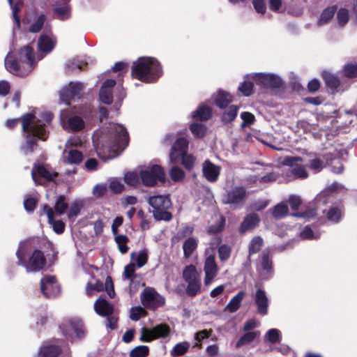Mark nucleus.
<instances>
[{
  "mask_svg": "<svg viewBox=\"0 0 357 357\" xmlns=\"http://www.w3.org/2000/svg\"><path fill=\"white\" fill-rule=\"evenodd\" d=\"M260 221V217L257 213L253 212L247 214L239 226V234L243 235L247 231L252 230L259 225Z\"/></svg>",
  "mask_w": 357,
  "mask_h": 357,
  "instance_id": "aec40b11",
  "label": "nucleus"
},
{
  "mask_svg": "<svg viewBox=\"0 0 357 357\" xmlns=\"http://www.w3.org/2000/svg\"><path fill=\"white\" fill-rule=\"evenodd\" d=\"M153 332L155 337V340L162 337L165 338L170 334L171 329L167 324H160L153 328Z\"/></svg>",
  "mask_w": 357,
  "mask_h": 357,
  "instance_id": "58836bf2",
  "label": "nucleus"
},
{
  "mask_svg": "<svg viewBox=\"0 0 357 357\" xmlns=\"http://www.w3.org/2000/svg\"><path fill=\"white\" fill-rule=\"evenodd\" d=\"M5 67L6 70L14 75L19 77H25L30 72L23 68L20 61L12 56H8L5 59Z\"/></svg>",
  "mask_w": 357,
  "mask_h": 357,
  "instance_id": "f3484780",
  "label": "nucleus"
},
{
  "mask_svg": "<svg viewBox=\"0 0 357 357\" xmlns=\"http://www.w3.org/2000/svg\"><path fill=\"white\" fill-rule=\"evenodd\" d=\"M194 231V227L192 226L184 225L181 227L175 235H174L171 239L172 244H176L180 242L182 239L185 237H191Z\"/></svg>",
  "mask_w": 357,
  "mask_h": 357,
  "instance_id": "c756f323",
  "label": "nucleus"
},
{
  "mask_svg": "<svg viewBox=\"0 0 357 357\" xmlns=\"http://www.w3.org/2000/svg\"><path fill=\"white\" fill-rule=\"evenodd\" d=\"M46 20V15L43 13L40 14L36 20L33 22L29 27V31L31 33H38L43 29Z\"/></svg>",
  "mask_w": 357,
  "mask_h": 357,
  "instance_id": "603ef678",
  "label": "nucleus"
},
{
  "mask_svg": "<svg viewBox=\"0 0 357 357\" xmlns=\"http://www.w3.org/2000/svg\"><path fill=\"white\" fill-rule=\"evenodd\" d=\"M148 204L153 208L151 213L155 220L169 222L172 220L173 215L168 211L172 207L169 195L151 196L148 199Z\"/></svg>",
  "mask_w": 357,
  "mask_h": 357,
  "instance_id": "20e7f679",
  "label": "nucleus"
},
{
  "mask_svg": "<svg viewBox=\"0 0 357 357\" xmlns=\"http://www.w3.org/2000/svg\"><path fill=\"white\" fill-rule=\"evenodd\" d=\"M263 245L264 241L261 236L253 237L248 245V256L250 257L259 252Z\"/></svg>",
  "mask_w": 357,
  "mask_h": 357,
  "instance_id": "c9c22d12",
  "label": "nucleus"
},
{
  "mask_svg": "<svg viewBox=\"0 0 357 357\" xmlns=\"http://www.w3.org/2000/svg\"><path fill=\"white\" fill-rule=\"evenodd\" d=\"M337 20L340 26H344L349 22V11L345 8H340L337 13Z\"/></svg>",
  "mask_w": 357,
  "mask_h": 357,
  "instance_id": "13d9d810",
  "label": "nucleus"
},
{
  "mask_svg": "<svg viewBox=\"0 0 357 357\" xmlns=\"http://www.w3.org/2000/svg\"><path fill=\"white\" fill-rule=\"evenodd\" d=\"M22 130L26 139L22 149L25 153H33L38 146V140L45 141L49 136L45 124L36 119L33 112L25 113L22 116Z\"/></svg>",
  "mask_w": 357,
  "mask_h": 357,
  "instance_id": "f257e3e1",
  "label": "nucleus"
},
{
  "mask_svg": "<svg viewBox=\"0 0 357 357\" xmlns=\"http://www.w3.org/2000/svg\"><path fill=\"white\" fill-rule=\"evenodd\" d=\"M186 282L188 283L186 287V294L188 296L194 297L200 292L202 284L199 279L193 280Z\"/></svg>",
  "mask_w": 357,
  "mask_h": 357,
  "instance_id": "37998d69",
  "label": "nucleus"
},
{
  "mask_svg": "<svg viewBox=\"0 0 357 357\" xmlns=\"http://www.w3.org/2000/svg\"><path fill=\"white\" fill-rule=\"evenodd\" d=\"M110 142L105 145L99 143L95 145L98 156L105 160L112 158L111 151L113 147L118 149H124L129 143V135L126 128L119 124H114L109 127Z\"/></svg>",
  "mask_w": 357,
  "mask_h": 357,
  "instance_id": "7ed1b4c3",
  "label": "nucleus"
},
{
  "mask_svg": "<svg viewBox=\"0 0 357 357\" xmlns=\"http://www.w3.org/2000/svg\"><path fill=\"white\" fill-rule=\"evenodd\" d=\"M189 128L194 137L198 139L203 138L206 135L207 130L204 125L195 122L191 123Z\"/></svg>",
  "mask_w": 357,
  "mask_h": 357,
  "instance_id": "c03bdc74",
  "label": "nucleus"
},
{
  "mask_svg": "<svg viewBox=\"0 0 357 357\" xmlns=\"http://www.w3.org/2000/svg\"><path fill=\"white\" fill-rule=\"evenodd\" d=\"M38 199L33 195H27L24 200V208L28 213H33L36 209Z\"/></svg>",
  "mask_w": 357,
  "mask_h": 357,
  "instance_id": "09e8293b",
  "label": "nucleus"
},
{
  "mask_svg": "<svg viewBox=\"0 0 357 357\" xmlns=\"http://www.w3.org/2000/svg\"><path fill=\"white\" fill-rule=\"evenodd\" d=\"M232 102V96L223 91H219L214 98L215 105L221 109H225Z\"/></svg>",
  "mask_w": 357,
  "mask_h": 357,
  "instance_id": "c85d7f7f",
  "label": "nucleus"
},
{
  "mask_svg": "<svg viewBox=\"0 0 357 357\" xmlns=\"http://www.w3.org/2000/svg\"><path fill=\"white\" fill-rule=\"evenodd\" d=\"M249 77L248 75L245 77V80L240 84L238 88V91L242 93L244 96L248 97L253 93L255 82L248 80L246 78Z\"/></svg>",
  "mask_w": 357,
  "mask_h": 357,
  "instance_id": "ea45409f",
  "label": "nucleus"
},
{
  "mask_svg": "<svg viewBox=\"0 0 357 357\" xmlns=\"http://www.w3.org/2000/svg\"><path fill=\"white\" fill-rule=\"evenodd\" d=\"M149 354V347L146 345H139L131 350L130 352V357H146Z\"/></svg>",
  "mask_w": 357,
  "mask_h": 357,
  "instance_id": "5fc2aeb1",
  "label": "nucleus"
},
{
  "mask_svg": "<svg viewBox=\"0 0 357 357\" xmlns=\"http://www.w3.org/2000/svg\"><path fill=\"white\" fill-rule=\"evenodd\" d=\"M84 159L83 153L77 149H70L68 152V155L66 157L67 162L69 164L73 165H79L80 164Z\"/></svg>",
  "mask_w": 357,
  "mask_h": 357,
  "instance_id": "79ce46f5",
  "label": "nucleus"
},
{
  "mask_svg": "<svg viewBox=\"0 0 357 357\" xmlns=\"http://www.w3.org/2000/svg\"><path fill=\"white\" fill-rule=\"evenodd\" d=\"M183 278L185 282L199 279L196 267L192 265H188L183 271Z\"/></svg>",
  "mask_w": 357,
  "mask_h": 357,
  "instance_id": "de8ad7c7",
  "label": "nucleus"
},
{
  "mask_svg": "<svg viewBox=\"0 0 357 357\" xmlns=\"http://www.w3.org/2000/svg\"><path fill=\"white\" fill-rule=\"evenodd\" d=\"M68 126L73 132H79L84 128L85 123L83 119L79 116L70 117L67 121Z\"/></svg>",
  "mask_w": 357,
  "mask_h": 357,
  "instance_id": "f704fd0d",
  "label": "nucleus"
},
{
  "mask_svg": "<svg viewBox=\"0 0 357 357\" xmlns=\"http://www.w3.org/2000/svg\"><path fill=\"white\" fill-rule=\"evenodd\" d=\"M248 195L245 186L234 185L225 190L222 195L221 202L222 204L229 206L232 210H236L245 204Z\"/></svg>",
  "mask_w": 357,
  "mask_h": 357,
  "instance_id": "39448f33",
  "label": "nucleus"
},
{
  "mask_svg": "<svg viewBox=\"0 0 357 357\" xmlns=\"http://www.w3.org/2000/svg\"><path fill=\"white\" fill-rule=\"evenodd\" d=\"M84 85L80 82H70L68 86L62 89L60 96L63 101L67 105L70 104V101L76 98L80 99Z\"/></svg>",
  "mask_w": 357,
  "mask_h": 357,
  "instance_id": "2eb2a0df",
  "label": "nucleus"
},
{
  "mask_svg": "<svg viewBox=\"0 0 357 357\" xmlns=\"http://www.w3.org/2000/svg\"><path fill=\"white\" fill-rule=\"evenodd\" d=\"M220 169V166L215 165L208 159L203 162L202 174L208 182L214 183L218 180Z\"/></svg>",
  "mask_w": 357,
  "mask_h": 357,
  "instance_id": "dca6fc26",
  "label": "nucleus"
},
{
  "mask_svg": "<svg viewBox=\"0 0 357 357\" xmlns=\"http://www.w3.org/2000/svg\"><path fill=\"white\" fill-rule=\"evenodd\" d=\"M155 340V337L153 332V328L149 329L146 327H143L141 329V335L139 340L143 342H151Z\"/></svg>",
  "mask_w": 357,
  "mask_h": 357,
  "instance_id": "e2e57ef3",
  "label": "nucleus"
},
{
  "mask_svg": "<svg viewBox=\"0 0 357 357\" xmlns=\"http://www.w3.org/2000/svg\"><path fill=\"white\" fill-rule=\"evenodd\" d=\"M130 318L132 321H138L141 317H146V311L141 306L132 307L130 309Z\"/></svg>",
  "mask_w": 357,
  "mask_h": 357,
  "instance_id": "052dcab7",
  "label": "nucleus"
},
{
  "mask_svg": "<svg viewBox=\"0 0 357 357\" xmlns=\"http://www.w3.org/2000/svg\"><path fill=\"white\" fill-rule=\"evenodd\" d=\"M266 337L268 342L272 344L279 342L282 337L280 331L276 328L268 330L266 333Z\"/></svg>",
  "mask_w": 357,
  "mask_h": 357,
  "instance_id": "69168bd1",
  "label": "nucleus"
},
{
  "mask_svg": "<svg viewBox=\"0 0 357 357\" xmlns=\"http://www.w3.org/2000/svg\"><path fill=\"white\" fill-rule=\"evenodd\" d=\"M55 43L52 38L46 34L40 36L38 41V50L44 53H50L54 48Z\"/></svg>",
  "mask_w": 357,
  "mask_h": 357,
  "instance_id": "a878e982",
  "label": "nucleus"
},
{
  "mask_svg": "<svg viewBox=\"0 0 357 357\" xmlns=\"http://www.w3.org/2000/svg\"><path fill=\"white\" fill-rule=\"evenodd\" d=\"M135 264L132 262H130L129 264L126 265L124 268L123 272V278L124 280H130V284L131 285L133 283V280L135 277Z\"/></svg>",
  "mask_w": 357,
  "mask_h": 357,
  "instance_id": "0e129e2a",
  "label": "nucleus"
},
{
  "mask_svg": "<svg viewBox=\"0 0 357 357\" xmlns=\"http://www.w3.org/2000/svg\"><path fill=\"white\" fill-rule=\"evenodd\" d=\"M105 290L108 294V296L113 298L115 296V291L114 289V284L112 279L110 276H107L105 280V283L103 284L102 282L96 280L94 284L91 282H88L86 287V291L88 296H91L92 295V291H102Z\"/></svg>",
  "mask_w": 357,
  "mask_h": 357,
  "instance_id": "ddd939ff",
  "label": "nucleus"
},
{
  "mask_svg": "<svg viewBox=\"0 0 357 357\" xmlns=\"http://www.w3.org/2000/svg\"><path fill=\"white\" fill-rule=\"evenodd\" d=\"M257 271L265 280L269 279L273 273V255L269 250H264L259 256Z\"/></svg>",
  "mask_w": 357,
  "mask_h": 357,
  "instance_id": "f8f14e48",
  "label": "nucleus"
},
{
  "mask_svg": "<svg viewBox=\"0 0 357 357\" xmlns=\"http://www.w3.org/2000/svg\"><path fill=\"white\" fill-rule=\"evenodd\" d=\"M190 348L188 342H181L176 344L172 349L170 351L172 357H178L185 354Z\"/></svg>",
  "mask_w": 357,
  "mask_h": 357,
  "instance_id": "e433bc0d",
  "label": "nucleus"
},
{
  "mask_svg": "<svg viewBox=\"0 0 357 357\" xmlns=\"http://www.w3.org/2000/svg\"><path fill=\"white\" fill-rule=\"evenodd\" d=\"M238 111V106L234 105L229 106L221 115L220 119L222 123L227 125L234 121L237 116Z\"/></svg>",
  "mask_w": 357,
  "mask_h": 357,
  "instance_id": "7c9ffc66",
  "label": "nucleus"
},
{
  "mask_svg": "<svg viewBox=\"0 0 357 357\" xmlns=\"http://www.w3.org/2000/svg\"><path fill=\"white\" fill-rule=\"evenodd\" d=\"M198 247V240L194 237H188L183 244V257H190Z\"/></svg>",
  "mask_w": 357,
  "mask_h": 357,
  "instance_id": "cd10ccee",
  "label": "nucleus"
},
{
  "mask_svg": "<svg viewBox=\"0 0 357 357\" xmlns=\"http://www.w3.org/2000/svg\"><path fill=\"white\" fill-rule=\"evenodd\" d=\"M99 98L102 102L110 105L113 102V95L111 89H106L101 87L99 91Z\"/></svg>",
  "mask_w": 357,
  "mask_h": 357,
  "instance_id": "6e6d98bb",
  "label": "nucleus"
},
{
  "mask_svg": "<svg viewBox=\"0 0 357 357\" xmlns=\"http://www.w3.org/2000/svg\"><path fill=\"white\" fill-rule=\"evenodd\" d=\"M37 174L42 178H43L46 181L51 182L53 181L54 177H57L59 176L58 172L51 173L46 167L43 165H38L36 167Z\"/></svg>",
  "mask_w": 357,
  "mask_h": 357,
  "instance_id": "a18cd8bd",
  "label": "nucleus"
},
{
  "mask_svg": "<svg viewBox=\"0 0 357 357\" xmlns=\"http://www.w3.org/2000/svg\"><path fill=\"white\" fill-rule=\"evenodd\" d=\"M289 174L287 176L292 175L296 179H305L309 176L305 167L303 165H296L289 169Z\"/></svg>",
  "mask_w": 357,
  "mask_h": 357,
  "instance_id": "4c0bfd02",
  "label": "nucleus"
},
{
  "mask_svg": "<svg viewBox=\"0 0 357 357\" xmlns=\"http://www.w3.org/2000/svg\"><path fill=\"white\" fill-rule=\"evenodd\" d=\"M252 79L261 89L276 91L283 88L284 82L278 76L273 73H257L252 75Z\"/></svg>",
  "mask_w": 357,
  "mask_h": 357,
  "instance_id": "0eeeda50",
  "label": "nucleus"
},
{
  "mask_svg": "<svg viewBox=\"0 0 357 357\" xmlns=\"http://www.w3.org/2000/svg\"><path fill=\"white\" fill-rule=\"evenodd\" d=\"M245 296L243 291H238L229 302L227 308L231 312H236L241 307V302Z\"/></svg>",
  "mask_w": 357,
  "mask_h": 357,
  "instance_id": "2f4dec72",
  "label": "nucleus"
},
{
  "mask_svg": "<svg viewBox=\"0 0 357 357\" xmlns=\"http://www.w3.org/2000/svg\"><path fill=\"white\" fill-rule=\"evenodd\" d=\"M337 10V5H333L324 8L318 19L317 24L319 26H323L328 24L334 17Z\"/></svg>",
  "mask_w": 357,
  "mask_h": 357,
  "instance_id": "bb28decb",
  "label": "nucleus"
},
{
  "mask_svg": "<svg viewBox=\"0 0 357 357\" xmlns=\"http://www.w3.org/2000/svg\"><path fill=\"white\" fill-rule=\"evenodd\" d=\"M259 335V331L248 332L242 335L236 343V348H240L242 346L252 342L257 336Z\"/></svg>",
  "mask_w": 357,
  "mask_h": 357,
  "instance_id": "a19ab883",
  "label": "nucleus"
},
{
  "mask_svg": "<svg viewBox=\"0 0 357 357\" xmlns=\"http://www.w3.org/2000/svg\"><path fill=\"white\" fill-rule=\"evenodd\" d=\"M96 312L102 317L112 315L114 312L113 305L105 298H98L94 303Z\"/></svg>",
  "mask_w": 357,
  "mask_h": 357,
  "instance_id": "4be33fe9",
  "label": "nucleus"
},
{
  "mask_svg": "<svg viewBox=\"0 0 357 357\" xmlns=\"http://www.w3.org/2000/svg\"><path fill=\"white\" fill-rule=\"evenodd\" d=\"M169 176L174 181L179 182L185 178V172L180 167L174 166L170 169Z\"/></svg>",
  "mask_w": 357,
  "mask_h": 357,
  "instance_id": "680f3d73",
  "label": "nucleus"
},
{
  "mask_svg": "<svg viewBox=\"0 0 357 357\" xmlns=\"http://www.w3.org/2000/svg\"><path fill=\"white\" fill-rule=\"evenodd\" d=\"M181 158L182 159L181 164L188 171L192 170L195 165V158L192 155L187 153L183 154Z\"/></svg>",
  "mask_w": 357,
  "mask_h": 357,
  "instance_id": "774afa93",
  "label": "nucleus"
},
{
  "mask_svg": "<svg viewBox=\"0 0 357 357\" xmlns=\"http://www.w3.org/2000/svg\"><path fill=\"white\" fill-rule=\"evenodd\" d=\"M343 75L345 77L349 79H354L357 77V63H348L343 67Z\"/></svg>",
  "mask_w": 357,
  "mask_h": 357,
  "instance_id": "3c124183",
  "label": "nucleus"
},
{
  "mask_svg": "<svg viewBox=\"0 0 357 357\" xmlns=\"http://www.w3.org/2000/svg\"><path fill=\"white\" fill-rule=\"evenodd\" d=\"M204 270L205 273L204 283L206 285H208L212 282L218 271L214 255H209L206 257Z\"/></svg>",
  "mask_w": 357,
  "mask_h": 357,
  "instance_id": "a211bd4d",
  "label": "nucleus"
},
{
  "mask_svg": "<svg viewBox=\"0 0 357 357\" xmlns=\"http://www.w3.org/2000/svg\"><path fill=\"white\" fill-rule=\"evenodd\" d=\"M114 241L118 245V249L121 254H126L129 250V247L127 245L129 238L127 236L119 234L114 237Z\"/></svg>",
  "mask_w": 357,
  "mask_h": 357,
  "instance_id": "49530a36",
  "label": "nucleus"
},
{
  "mask_svg": "<svg viewBox=\"0 0 357 357\" xmlns=\"http://www.w3.org/2000/svg\"><path fill=\"white\" fill-rule=\"evenodd\" d=\"M271 213L274 218L282 219L288 215L289 208L286 204L281 202L272 208Z\"/></svg>",
  "mask_w": 357,
  "mask_h": 357,
  "instance_id": "72a5a7b5",
  "label": "nucleus"
},
{
  "mask_svg": "<svg viewBox=\"0 0 357 357\" xmlns=\"http://www.w3.org/2000/svg\"><path fill=\"white\" fill-rule=\"evenodd\" d=\"M160 63L153 57H139L134 61L131 75L145 83H155L162 75Z\"/></svg>",
  "mask_w": 357,
  "mask_h": 357,
  "instance_id": "f03ea898",
  "label": "nucleus"
},
{
  "mask_svg": "<svg viewBox=\"0 0 357 357\" xmlns=\"http://www.w3.org/2000/svg\"><path fill=\"white\" fill-rule=\"evenodd\" d=\"M321 77L326 86L331 89L333 93L337 91V89L341 85L340 79L337 75L328 71H323L321 73Z\"/></svg>",
  "mask_w": 357,
  "mask_h": 357,
  "instance_id": "5701e85b",
  "label": "nucleus"
},
{
  "mask_svg": "<svg viewBox=\"0 0 357 357\" xmlns=\"http://www.w3.org/2000/svg\"><path fill=\"white\" fill-rule=\"evenodd\" d=\"M41 293L47 299H53L61 294V287L56 276L45 275L40 280Z\"/></svg>",
  "mask_w": 357,
  "mask_h": 357,
  "instance_id": "9d476101",
  "label": "nucleus"
},
{
  "mask_svg": "<svg viewBox=\"0 0 357 357\" xmlns=\"http://www.w3.org/2000/svg\"><path fill=\"white\" fill-rule=\"evenodd\" d=\"M66 197L64 195H59L54 204V210L56 213L61 215L63 214L68 208V204L66 202Z\"/></svg>",
  "mask_w": 357,
  "mask_h": 357,
  "instance_id": "864d4df0",
  "label": "nucleus"
},
{
  "mask_svg": "<svg viewBox=\"0 0 357 357\" xmlns=\"http://www.w3.org/2000/svg\"><path fill=\"white\" fill-rule=\"evenodd\" d=\"M71 8L68 3H65L62 6H55L54 8V13L56 17L60 20H66L70 17Z\"/></svg>",
  "mask_w": 357,
  "mask_h": 357,
  "instance_id": "473e14b6",
  "label": "nucleus"
},
{
  "mask_svg": "<svg viewBox=\"0 0 357 357\" xmlns=\"http://www.w3.org/2000/svg\"><path fill=\"white\" fill-rule=\"evenodd\" d=\"M142 183L146 186H154L158 181L165 182L163 168L158 165H152L149 169L142 170L139 173Z\"/></svg>",
  "mask_w": 357,
  "mask_h": 357,
  "instance_id": "6e6552de",
  "label": "nucleus"
},
{
  "mask_svg": "<svg viewBox=\"0 0 357 357\" xmlns=\"http://www.w3.org/2000/svg\"><path fill=\"white\" fill-rule=\"evenodd\" d=\"M309 168L315 173L320 172L324 167V162L320 158H316L309 161Z\"/></svg>",
  "mask_w": 357,
  "mask_h": 357,
  "instance_id": "338daca9",
  "label": "nucleus"
},
{
  "mask_svg": "<svg viewBox=\"0 0 357 357\" xmlns=\"http://www.w3.org/2000/svg\"><path fill=\"white\" fill-rule=\"evenodd\" d=\"M317 214V209L316 207H309L306 208L304 211L294 213L293 215L296 218L309 219L315 217Z\"/></svg>",
  "mask_w": 357,
  "mask_h": 357,
  "instance_id": "bf43d9fd",
  "label": "nucleus"
},
{
  "mask_svg": "<svg viewBox=\"0 0 357 357\" xmlns=\"http://www.w3.org/2000/svg\"><path fill=\"white\" fill-rule=\"evenodd\" d=\"M188 146V141L185 137L176 139L172 146L169 157L170 160L176 162L181 155L186 153Z\"/></svg>",
  "mask_w": 357,
  "mask_h": 357,
  "instance_id": "6ab92c4d",
  "label": "nucleus"
},
{
  "mask_svg": "<svg viewBox=\"0 0 357 357\" xmlns=\"http://www.w3.org/2000/svg\"><path fill=\"white\" fill-rule=\"evenodd\" d=\"M141 301L145 307L155 310L165 303V298L159 294L154 288H145L141 295Z\"/></svg>",
  "mask_w": 357,
  "mask_h": 357,
  "instance_id": "1a4fd4ad",
  "label": "nucleus"
},
{
  "mask_svg": "<svg viewBox=\"0 0 357 357\" xmlns=\"http://www.w3.org/2000/svg\"><path fill=\"white\" fill-rule=\"evenodd\" d=\"M16 256L17 264L24 266L27 272H39L45 268L47 264L43 252L38 249L33 251L28 260H25L24 252L20 249L16 252Z\"/></svg>",
  "mask_w": 357,
  "mask_h": 357,
  "instance_id": "423d86ee",
  "label": "nucleus"
},
{
  "mask_svg": "<svg viewBox=\"0 0 357 357\" xmlns=\"http://www.w3.org/2000/svg\"><path fill=\"white\" fill-rule=\"evenodd\" d=\"M59 328L66 338L71 341L72 332L75 333L79 339L83 338L85 333L84 324L79 319H70L65 321L59 326Z\"/></svg>",
  "mask_w": 357,
  "mask_h": 357,
  "instance_id": "9b49d317",
  "label": "nucleus"
},
{
  "mask_svg": "<svg viewBox=\"0 0 357 357\" xmlns=\"http://www.w3.org/2000/svg\"><path fill=\"white\" fill-rule=\"evenodd\" d=\"M225 218L221 215L218 222L211 225L208 229V233L211 234H216L221 232L225 226Z\"/></svg>",
  "mask_w": 357,
  "mask_h": 357,
  "instance_id": "4d7b16f0",
  "label": "nucleus"
},
{
  "mask_svg": "<svg viewBox=\"0 0 357 357\" xmlns=\"http://www.w3.org/2000/svg\"><path fill=\"white\" fill-rule=\"evenodd\" d=\"M255 302L257 312L264 316L268 314L269 301L266 291L262 289H258L255 292Z\"/></svg>",
  "mask_w": 357,
  "mask_h": 357,
  "instance_id": "412c9836",
  "label": "nucleus"
},
{
  "mask_svg": "<svg viewBox=\"0 0 357 357\" xmlns=\"http://www.w3.org/2000/svg\"><path fill=\"white\" fill-rule=\"evenodd\" d=\"M15 58L20 61L23 68L30 73L33 69L35 54L33 49L30 45H25L20 48L15 55Z\"/></svg>",
  "mask_w": 357,
  "mask_h": 357,
  "instance_id": "4468645a",
  "label": "nucleus"
},
{
  "mask_svg": "<svg viewBox=\"0 0 357 357\" xmlns=\"http://www.w3.org/2000/svg\"><path fill=\"white\" fill-rule=\"evenodd\" d=\"M343 212L337 207H331L327 212L326 218L329 221L337 223L340 221Z\"/></svg>",
  "mask_w": 357,
  "mask_h": 357,
  "instance_id": "8fccbe9b",
  "label": "nucleus"
},
{
  "mask_svg": "<svg viewBox=\"0 0 357 357\" xmlns=\"http://www.w3.org/2000/svg\"><path fill=\"white\" fill-rule=\"evenodd\" d=\"M212 116V109L210 107L202 105L192 113V118L195 121H206Z\"/></svg>",
  "mask_w": 357,
  "mask_h": 357,
  "instance_id": "393cba45",
  "label": "nucleus"
},
{
  "mask_svg": "<svg viewBox=\"0 0 357 357\" xmlns=\"http://www.w3.org/2000/svg\"><path fill=\"white\" fill-rule=\"evenodd\" d=\"M62 352L61 346L56 344H44L40 347L38 357H58Z\"/></svg>",
  "mask_w": 357,
  "mask_h": 357,
  "instance_id": "b1692460",
  "label": "nucleus"
}]
</instances>
